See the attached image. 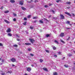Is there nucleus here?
Listing matches in <instances>:
<instances>
[{"label":"nucleus","instance_id":"1","mask_svg":"<svg viewBox=\"0 0 75 75\" xmlns=\"http://www.w3.org/2000/svg\"><path fill=\"white\" fill-rule=\"evenodd\" d=\"M29 40L31 42V43L34 44V42H35V40L33 39H29Z\"/></svg>","mask_w":75,"mask_h":75},{"label":"nucleus","instance_id":"2","mask_svg":"<svg viewBox=\"0 0 75 75\" xmlns=\"http://www.w3.org/2000/svg\"><path fill=\"white\" fill-rule=\"evenodd\" d=\"M24 1H21L19 2V4L20 5H23Z\"/></svg>","mask_w":75,"mask_h":75},{"label":"nucleus","instance_id":"3","mask_svg":"<svg viewBox=\"0 0 75 75\" xmlns=\"http://www.w3.org/2000/svg\"><path fill=\"white\" fill-rule=\"evenodd\" d=\"M60 17L61 19H64L65 17L64 16V15L62 14H60Z\"/></svg>","mask_w":75,"mask_h":75},{"label":"nucleus","instance_id":"4","mask_svg":"<svg viewBox=\"0 0 75 75\" xmlns=\"http://www.w3.org/2000/svg\"><path fill=\"white\" fill-rule=\"evenodd\" d=\"M65 34H64V33H62L60 35V36L61 37H64V35Z\"/></svg>","mask_w":75,"mask_h":75},{"label":"nucleus","instance_id":"5","mask_svg":"<svg viewBox=\"0 0 75 75\" xmlns=\"http://www.w3.org/2000/svg\"><path fill=\"white\" fill-rule=\"evenodd\" d=\"M65 14H67V15H68V16H71V14H70L68 12H65Z\"/></svg>","mask_w":75,"mask_h":75},{"label":"nucleus","instance_id":"6","mask_svg":"<svg viewBox=\"0 0 75 75\" xmlns=\"http://www.w3.org/2000/svg\"><path fill=\"white\" fill-rule=\"evenodd\" d=\"M11 60L13 62H16V59L14 58H12L11 59Z\"/></svg>","mask_w":75,"mask_h":75},{"label":"nucleus","instance_id":"7","mask_svg":"<svg viewBox=\"0 0 75 75\" xmlns=\"http://www.w3.org/2000/svg\"><path fill=\"white\" fill-rule=\"evenodd\" d=\"M11 32V30L10 28L8 29L7 30H6V32L7 33H10V32Z\"/></svg>","mask_w":75,"mask_h":75},{"label":"nucleus","instance_id":"8","mask_svg":"<svg viewBox=\"0 0 75 75\" xmlns=\"http://www.w3.org/2000/svg\"><path fill=\"white\" fill-rule=\"evenodd\" d=\"M27 70L28 72H30V71H31V68H30V67L28 68L27 69Z\"/></svg>","mask_w":75,"mask_h":75},{"label":"nucleus","instance_id":"9","mask_svg":"<svg viewBox=\"0 0 75 75\" xmlns=\"http://www.w3.org/2000/svg\"><path fill=\"white\" fill-rule=\"evenodd\" d=\"M4 21H5V23H6L7 24H9V23H10V22H8L6 20H4Z\"/></svg>","mask_w":75,"mask_h":75},{"label":"nucleus","instance_id":"10","mask_svg":"<svg viewBox=\"0 0 75 75\" xmlns=\"http://www.w3.org/2000/svg\"><path fill=\"white\" fill-rule=\"evenodd\" d=\"M10 2L12 3H15V1L14 0H11L10 1Z\"/></svg>","mask_w":75,"mask_h":75},{"label":"nucleus","instance_id":"11","mask_svg":"<svg viewBox=\"0 0 75 75\" xmlns=\"http://www.w3.org/2000/svg\"><path fill=\"white\" fill-rule=\"evenodd\" d=\"M21 8L23 10H26V8L23 7H22Z\"/></svg>","mask_w":75,"mask_h":75},{"label":"nucleus","instance_id":"12","mask_svg":"<svg viewBox=\"0 0 75 75\" xmlns=\"http://www.w3.org/2000/svg\"><path fill=\"white\" fill-rule=\"evenodd\" d=\"M25 44L26 45H30L31 43H25Z\"/></svg>","mask_w":75,"mask_h":75},{"label":"nucleus","instance_id":"13","mask_svg":"<svg viewBox=\"0 0 75 75\" xmlns=\"http://www.w3.org/2000/svg\"><path fill=\"white\" fill-rule=\"evenodd\" d=\"M66 4H71V2H66Z\"/></svg>","mask_w":75,"mask_h":75},{"label":"nucleus","instance_id":"14","mask_svg":"<svg viewBox=\"0 0 75 75\" xmlns=\"http://www.w3.org/2000/svg\"><path fill=\"white\" fill-rule=\"evenodd\" d=\"M43 70H44V71H48V70L47 69V68H43Z\"/></svg>","mask_w":75,"mask_h":75},{"label":"nucleus","instance_id":"15","mask_svg":"<svg viewBox=\"0 0 75 75\" xmlns=\"http://www.w3.org/2000/svg\"><path fill=\"white\" fill-rule=\"evenodd\" d=\"M11 33H8V36H9V37H11Z\"/></svg>","mask_w":75,"mask_h":75},{"label":"nucleus","instance_id":"16","mask_svg":"<svg viewBox=\"0 0 75 75\" xmlns=\"http://www.w3.org/2000/svg\"><path fill=\"white\" fill-rule=\"evenodd\" d=\"M53 75H58V74H57V72H54L53 73Z\"/></svg>","mask_w":75,"mask_h":75},{"label":"nucleus","instance_id":"17","mask_svg":"<svg viewBox=\"0 0 75 75\" xmlns=\"http://www.w3.org/2000/svg\"><path fill=\"white\" fill-rule=\"evenodd\" d=\"M54 42H55L56 43V44H59V43L58 42V41L57 40H55L54 41Z\"/></svg>","mask_w":75,"mask_h":75},{"label":"nucleus","instance_id":"18","mask_svg":"<svg viewBox=\"0 0 75 75\" xmlns=\"http://www.w3.org/2000/svg\"><path fill=\"white\" fill-rule=\"evenodd\" d=\"M27 23V22L25 21L23 23V25H26V23Z\"/></svg>","mask_w":75,"mask_h":75},{"label":"nucleus","instance_id":"19","mask_svg":"<svg viewBox=\"0 0 75 75\" xmlns=\"http://www.w3.org/2000/svg\"><path fill=\"white\" fill-rule=\"evenodd\" d=\"M69 23H70V22L69 21H67L66 22L67 24H69Z\"/></svg>","mask_w":75,"mask_h":75},{"label":"nucleus","instance_id":"20","mask_svg":"<svg viewBox=\"0 0 75 75\" xmlns=\"http://www.w3.org/2000/svg\"><path fill=\"white\" fill-rule=\"evenodd\" d=\"M64 67H65V68H68V65H67L66 64H65L64 65Z\"/></svg>","mask_w":75,"mask_h":75},{"label":"nucleus","instance_id":"21","mask_svg":"<svg viewBox=\"0 0 75 75\" xmlns=\"http://www.w3.org/2000/svg\"><path fill=\"white\" fill-rule=\"evenodd\" d=\"M39 22H40V23L41 24H42L43 23V21H42V20H40L39 21Z\"/></svg>","mask_w":75,"mask_h":75},{"label":"nucleus","instance_id":"22","mask_svg":"<svg viewBox=\"0 0 75 75\" xmlns=\"http://www.w3.org/2000/svg\"><path fill=\"white\" fill-rule=\"evenodd\" d=\"M60 41L62 43H63V44H65V42H64L63 40H62L61 39Z\"/></svg>","mask_w":75,"mask_h":75},{"label":"nucleus","instance_id":"23","mask_svg":"<svg viewBox=\"0 0 75 75\" xmlns=\"http://www.w3.org/2000/svg\"><path fill=\"white\" fill-rule=\"evenodd\" d=\"M7 73H10V74H11V73H12V71H8L7 72Z\"/></svg>","mask_w":75,"mask_h":75},{"label":"nucleus","instance_id":"24","mask_svg":"<svg viewBox=\"0 0 75 75\" xmlns=\"http://www.w3.org/2000/svg\"><path fill=\"white\" fill-rule=\"evenodd\" d=\"M8 12H9V11H4V13H8Z\"/></svg>","mask_w":75,"mask_h":75},{"label":"nucleus","instance_id":"25","mask_svg":"<svg viewBox=\"0 0 75 75\" xmlns=\"http://www.w3.org/2000/svg\"><path fill=\"white\" fill-rule=\"evenodd\" d=\"M68 56H69V57H71V56H72V54H68Z\"/></svg>","mask_w":75,"mask_h":75},{"label":"nucleus","instance_id":"26","mask_svg":"<svg viewBox=\"0 0 75 75\" xmlns=\"http://www.w3.org/2000/svg\"><path fill=\"white\" fill-rule=\"evenodd\" d=\"M38 18V17H34L33 18V19H37V18Z\"/></svg>","mask_w":75,"mask_h":75},{"label":"nucleus","instance_id":"27","mask_svg":"<svg viewBox=\"0 0 75 75\" xmlns=\"http://www.w3.org/2000/svg\"><path fill=\"white\" fill-rule=\"evenodd\" d=\"M51 11L53 12V14H55V11H54L53 10H51Z\"/></svg>","mask_w":75,"mask_h":75},{"label":"nucleus","instance_id":"28","mask_svg":"<svg viewBox=\"0 0 75 75\" xmlns=\"http://www.w3.org/2000/svg\"><path fill=\"white\" fill-rule=\"evenodd\" d=\"M40 62H42L43 61V60L42 59H40Z\"/></svg>","mask_w":75,"mask_h":75},{"label":"nucleus","instance_id":"29","mask_svg":"<svg viewBox=\"0 0 75 75\" xmlns=\"http://www.w3.org/2000/svg\"><path fill=\"white\" fill-rule=\"evenodd\" d=\"M61 0H57V1H56V2L57 3H59V1H61Z\"/></svg>","mask_w":75,"mask_h":75},{"label":"nucleus","instance_id":"30","mask_svg":"<svg viewBox=\"0 0 75 75\" xmlns=\"http://www.w3.org/2000/svg\"><path fill=\"white\" fill-rule=\"evenodd\" d=\"M45 51L47 52V53H49V52H50L49 51H48V50H45Z\"/></svg>","mask_w":75,"mask_h":75},{"label":"nucleus","instance_id":"31","mask_svg":"<svg viewBox=\"0 0 75 75\" xmlns=\"http://www.w3.org/2000/svg\"><path fill=\"white\" fill-rule=\"evenodd\" d=\"M44 20H45V21H48L45 18H44Z\"/></svg>","mask_w":75,"mask_h":75},{"label":"nucleus","instance_id":"32","mask_svg":"<svg viewBox=\"0 0 75 75\" xmlns=\"http://www.w3.org/2000/svg\"><path fill=\"white\" fill-rule=\"evenodd\" d=\"M30 55H31V56H32V57H33V56H34V54L31 53H30Z\"/></svg>","mask_w":75,"mask_h":75},{"label":"nucleus","instance_id":"33","mask_svg":"<svg viewBox=\"0 0 75 75\" xmlns=\"http://www.w3.org/2000/svg\"><path fill=\"white\" fill-rule=\"evenodd\" d=\"M13 21H16V19L15 18H14L13 19Z\"/></svg>","mask_w":75,"mask_h":75},{"label":"nucleus","instance_id":"34","mask_svg":"<svg viewBox=\"0 0 75 75\" xmlns=\"http://www.w3.org/2000/svg\"><path fill=\"white\" fill-rule=\"evenodd\" d=\"M30 29H33V27L30 26Z\"/></svg>","mask_w":75,"mask_h":75},{"label":"nucleus","instance_id":"35","mask_svg":"<svg viewBox=\"0 0 75 75\" xmlns=\"http://www.w3.org/2000/svg\"><path fill=\"white\" fill-rule=\"evenodd\" d=\"M0 46L1 47H2V46H3V44H2L1 43H0Z\"/></svg>","mask_w":75,"mask_h":75},{"label":"nucleus","instance_id":"36","mask_svg":"<svg viewBox=\"0 0 75 75\" xmlns=\"http://www.w3.org/2000/svg\"><path fill=\"white\" fill-rule=\"evenodd\" d=\"M53 19H54L55 20H57V18H55V17H53Z\"/></svg>","mask_w":75,"mask_h":75},{"label":"nucleus","instance_id":"37","mask_svg":"<svg viewBox=\"0 0 75 75\" xmlns=\"http://www.w3.org/2000/svg\"><path fill=\"white\" fill-rule=\"evenodd\" d=\"M53 50H56V47H53Z\"/></svg>","mask_w":75,"mask_h":75},{"label":"nucleus","instance_id":"38","mask_svg":"<svg viewBox=\"0 0 75 75\" xmlns=\"http://www.w3.org/2000/svg\"><path fill=\"white\" fill-rule=\"evenodd\" d=\"M13 47H17V45H13Z\"/></svg>","mask_w":75,"mask_h":75},{"label":"nucleus","instance_id":"39","mask_svg":"<svg viewBox=\"0 0 75 75\" xmlns=\"http://www.w3.org/2000/svg\"><path fill=\"white\" fill-rule=\"evenodd\" d=\"M27 20V19L26 18H24V20H25V21H26Z\"/></svg>","mask_w":75,"mask_h":75},{"label":"nucleus","instance_id":"40","mask_svg":"<svg viewBox=\"0 0 75 75\" xmlns=\"http://www.w3.org/2000/svg\"><path fill=\"white\" fill-rule=\"evenodd\" d=\"M31 1H27V2L28 3H31V2H32V1H32V0H31Z\"/></svg>","mask_w":75,"mask_h":75},{"label":"nucleus","instance_id":"41","mask_svg":"<svg viewBox=\"0 0 75 75\" xmlns=\"http://www.w3.org/2000/svg\"><path fill=\"white\" fill-rule=\"evenodd\" d=\"M38 1L37 0H35V2L36 3V2H38Z\"/></svg>","mask_w":75,"mask_h":75},{"label":"nucleus","instance_id":"42","mask_svg":"<svg viewBox=\"0 0 75 75\" xmlns=\"http://www.w3.org/2000/svg\"><path fill=\"white\" fill-rule=\"evenodd\" d=\"M50 36V35H46V37H48Z\"/></svg>","mask_w":75,"mask_h":75},{"label":"nucleus","instance_id":"43","mask_svg":"<svg viewBox=\"0 0 75 75\" xmlns=\"http://www.w3.org/2000/svg\"><path fill=\"white\" fill-rule=\"evenodd\" d=\"M0 9H1V10H3V6L1 7Z\"/></svg>","mask_w":75,"mask_h":75},{"label":"nucleus","instance_id":"44","mask_svg":"<svg viewBox=\"0 0 75 75\" xmlns=\"http://www.w3.org/2000/svg\"><path fill=\"white\" fill-rule=\"evenodd\" d=\"M45 8H47V7H48V6L45 5Z\"/></svg>","mask_w":75,"mask_h":75},{"label":"nucleus","instance_id":"45","mask_svg":"<svg viewBox=\"0 0 75 75\" xmlns=\"http://www.w3.org/2000/svg\"><path fill=\"white\" fill-rule=\"evenodd\" d=\"M1 75H5V73H1Z\"/></svg>","mask_w":75,"mask_h":75},{"label":"nucleus","instance_id":"46","mask_svg":"<svg viewBox=\"0 0 75 75\" xmlns=\"http://www.w3.org/2000/svg\"><path fill=\"white\" fill-rule=\"evenodd\" d=\"M16 35V36L17 37H18V38H19V37H20V36H19V35Z\"/></svg>","mask_w":75,"mask_h":75},{"label":"nucleus","instance_id":"47","mask_svg":"<svg viewBox=\"0 0 75 75\" xmlns=\"http://www.w3.org/2000/svg\"><path fill=\"white\" fill-rule=\"evenodd\" d=\"M54 57H57V55H54Z\"/></svg>","mask_w":75,"mask_h":75},{"label":"nucleus","instance_id":"48","mask_svg":"<svg viewBox=\"0 0 75 75\" xmlns=\"http://www.w3.org/2000/svg\"><path fill=\"white\" fill-rule=\"evenodd\" d=\"M30 17H31V16L30 15H29L28 16V18H30Z\"/></svg>","mask_w":75,"mask_h":75},{"label":"nucleus","instance_id":"49","mask_svg":"<svg viewBox=\"0 0 75 75\" xmlns=\"http://www.w3.org/2000/svg\"><path fill=\"white\" fill-rule=\"evenodd\" d=\"M14 16L16 17V16H17V14H14Z\"/></svg>","mask_w":75,"mask_h":75},{"label":"nucleus","instance_id":"50","mask_svg":"<svg viewBox=\"0 0 75 75\" xmlns=\"http://www.w3.org/2000/svg\"><path fill=\"white\" fill-rule=\"evenodd\" d=\"M58 54H61V52H58Z\"/></svg>","mask_w":75,"mask_h":75},{"label":"nucleus","instance_id":"51","mask_svg":"<svg viewBox=\"0 0 75 75\" xmlns=\"http://www.w3.org/2000/svg\"><path fill=\"white\" fill-rule=\"evenodd\" d=\"M17 41H20V39H17Z\"/></svg>","mask_w":75,"mask_h":75},{"label":"nucleus","instance_id":"52","mask_svg":"<svg viewBox=\"0 0 75 75\" xmlns=\"http://www.w3.org/2000/svg\"><path fill=\"white\" fill-rule=\"evenodd\" d=\"M28 51H31V49H28Z\"/></svg>","mask_w":75,"mask_h":75},{"label":"nucleus","instance_id":"53","mask_svg":"<svg viewBox=\"0 0 75 75\" xmlns=\"http://www.w3.org/2000/svg\"><path fill=\"white\" fill-rule=\"evenodd\" d=\"M37 21H34V23H36Z\"/></svg>","mask_w":75,"mask_h":75},{"label":"nucleus","instance_id":"54","mask_svg":"<svg viewBox=\"0 0 75 75\" xmlns=\"http://www.w3.org/2000/svg\"><path fill=\"white\" fill-rule=\"evenodd\" d=\"M69 38H70V37H69V38H68L67 39V40H69Z\"/></svg>","mask_w":75,"mask_h":75},{"label":"nucleus","instance_id":"55","mask_svg":"<svg viewBox=\"0 0 75 75\" xmlns=\"http://www.w3.org/2000/svg\"><path fill=\"white\" fill-rule=\"evenodd\" d=\"M73 16H75V14L74 13H72Z\"/></svg>","mask_w":75,"mask_h":75},{"label":"nucleus","instance_id":"56","mask_svg":"<svg viewBox=\"0 0 75 75\" xmlns=\"http://www.w3.org/2000/svg\"><path fill=\"white\" fill-rule=\"evenodd\" d=\"M65 57H64L63 58V59H62V60H64V59H65Z\"/></svg>","mask_w":75,"mask_h":75},{"label":"nucleus","instance_id":"57","mask_svg":"<svg viewBox=\"0 0 75 75\" xmlns=\"http://www.w3.org/2000/svg\"><path fill=\"white\" fill-rule=\"evenodd\" d=\"M12 67H15V65L14 64H12Z\"/></svg>","mask_w":75,"mask_h":75},{"label":"nucleus","instance_id":"58","mask_svg":"<svg viewBox=\"0 0 75 75\" xmlns=\"http://www.w3.org/2000/svg\"><path fill=\"white\" fill-rule=\"evenodd\" d=\"M67 28V29H70V28Z\"/></svg>","mask_w":75,"mask_h":75},{"label":"nucleus","instance_id":"59","mask_svg":"<svg viewBox=\"0 0 75 75\" xmlns=\"http://www.w3.org/2000/svg\"><path fill=\"white\" fill-rule=\"evenodd\" d=\"M2 62H4V60H2Z\"/></svg>","mask_w":75,"mask_h":75},{"label":"nucleus","instance_id":"60","mask_svg":"<svg viewBox=\"0 0 75 75\" xmlns=\"http://www.w3.org/2000/svg\"><path fill=\"white\" fill-rule=\"evenodd\" d=\"M31 66H32V67H34V65H33V64H32V65H31Z\"/></svg>","mask_w":75,"mask_h":75},{"label":"nucleus","instance_id":"61","mask_svg":"<svg viewBox=\"0 0 75 75\" xmlns=\"http://www.w3.org/2000/svg\"><path fill=\"white\" fill-rule=\"evenodd\" d=\"M67 8H70V7H67Z\"/></svg>","mask_w":75,"mask_h":75},{"label":"nucleus","instance_id":"62","mask_svg":"<svg viewBox=\"0 0 75 75\" xmlns=\"http://www.w3.org/2000/svg\"><path fill=\"white\" fill-rule=\"evenodd\" d=\"M56 32V31H54V33H55Z\"/></svg>","mask_w":75,"mask_h":75},{"label":"nucleus","instance_id":"63","mask_svg":"<svg viewBox=\"0 0 75 75\" xmlns=\"http://www.w3.org/2000/svg\"><path fill=\"white\" fill-rule=\"evenodd\" d=\"M0 65H2V63H0Z\"/></svg>","mask_w":75,"mask_h":75},{"label":"nucleus","instance_id":"64","mask_svg":"<svg viewBox=\"0 0 75 75\" xmlns=\"http://www.w3.org/2000/svg\"><path fill=\"white\" fill-rule=\"evenodd\" d=\"M25 75H28L27 74H25Z\"/></svg>","mask_w":75,"mask_h":75}]
</instances>
